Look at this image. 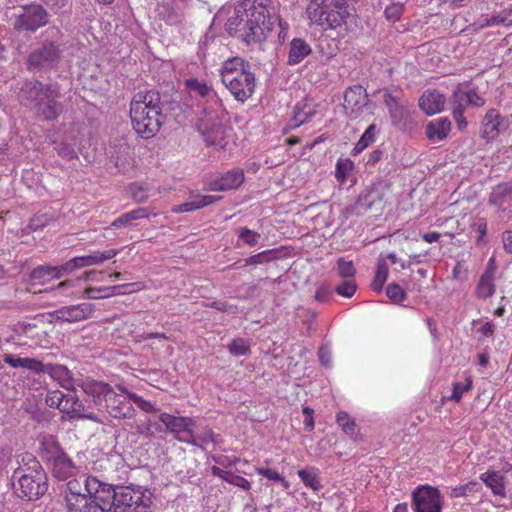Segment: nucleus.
Segmentation results:
<instances>
[{"instance_id":"4468645a","label":"nucleus","mask_w":512,"mask_h":512,"mask_svg":"<svg viewBox=\"0 0 512 512\" xmlns=\"http://www.w3.org/2000/svg\"><path fill=\"white\" fill-rule=\"evenodd\" d=\"M266 9L264 7H243V29L241 36L248 43L264 37Z\"/></svg>"},{"instance_id":"37998d69","label":"nucleus","mask_w":512,"mask_h":512,"mask_svg":"<svg viewBox=\"0 0 512 512\" xmlns=\"http://www.w3.org/2000/svg\"><path fill=\"white\" fill-rule=\"evenodd\" d=\"M226 31L230 34L240 33L242 34L243 29V6L237 7L234 10V15L229 17L226 24Z\"/></svg>"},{"instance_id":"338daca9","label":"nucleus","mask_w":512,"mask_h":512,"mask_svg":"<svg viewBox=\"0 0 512 512\" xmlns=\"http://www.w3.org/2000/svg\"><path fill=\"white\" fill-rule=\"evenodd\" d=\"M452 115H453L454 120L456 121L458 129L460 131L466 129L468 123L464 117V111H461V109L456 108V109H453Z\"/></svg>"},{"instance_id":"09e8293b","label":"nucleus","mask_w":512,"mask_h":512,"mask_svg":"<svg viewBox=\"0 0 512 512\" xmlns=\"http://www.w3.org/2000/svg\"><path fill=\"white\" fill-rule=\"evenodd\" d=\"M472 388V380L466 377L464 382H454L452 393L450 396L445 397L449 401L459 402L463 394Z\"/></svg>"},{"instance_id":"a878e982","label":"nucleus","mask_w":512,"mask_h":512,"mask_svg":"<svg viewBox=\"0 0 512 512\" xmlns=\"http://www.w3.org/2000/svg\"><path fill=\"white\" fill-rule=\"evenodd\" d=\"M49 463L52 474L59 480H66L76 473V466L64 452L49 461Z\"/></svg>"},{"instance_id":"6ab92c4d","label":"nucleus","mask_w":512,"mask_h":512,"mask_svg":"<svg viewBox=\"0 0 512 512\" xmlns=\"http://www.w3.org/2000/svg\"><path fill=\"white\" fill-rule=\"evenodd\" d=\"M107 155L121 171H125L133 161V150L125 139L111 142L107 149Z\"/></svg>"},{"instance_id":"393cba45","label":"nucleus","mask_w":512,"mask_h":512,"mask_svg":"<svg viewBox=\"0 0 512 512\" xmlns=\"http://www.w3.org/2000/svg\"><path fill=\"white\" fill-rule=\"evenodd\" d=\"M451 132V121L447 117L429 121L425 126V135L432 143L445 140Z\"/></svg>"},{"instance_id":"c85d7f7f","label":"nucleus","mask_w":512,"mask_h":512,"mask_svg":"<svg viewBox=\"0 0 512 512\" xmlns=\"http://www.w3.org/2000/svg\"><path fill=\"white\" fill-rule=\"evenodd\" d=\"M158 17L169 25L180 24L183 20L182 11L170 2H160L156 6Z\"/></svg>"},{"instance_id":"e433bc0d","label":"nucleus","mask_w":512,"mask_h":512,"mask_svg":"<svg viewBox=\"0 0 512 512\" xmlns=\"http://www.w3.org/2000/svg\"><path fill=\"white\" fill-rule=\"evenodd\" d=\"M63 453L60 445L53 436H43L40 441L41 457L49 462Z\"/></svg>"},{"instance_id":"ea45409f","label":"nucleus","mask_w":512,"mask_h":512,"mask_svg":"<svg viewBox=\"0 0 512 512\" xmlns=\"http://www.w3.org/2000/svg\"><path fill=\"white\" fill-rule=\"evenodd\" d=\"M495 292L494 277L492 276V270L486 269L481 275L478 282L476 293L481 298H488Z\"/></svg>"},{"instance_id":"423d86ee","label":"nucleus","mask_w":512,"mask_h":512,"mask_svg":"<svg viewBox=\"0 0 512 512\" xmlns=\"http://www.w3.org/2000/svg\"><path fill=\"white\" fill-rule=\"evenodd\" d=\"M221 81L233 97L241 102L249 99L255 91L256 79L250 65L241 57H232L222 63Z\"/></svg>"},{"instance_id":"f8f14e48","label":"nucleus","mask_w":512,"mask_h":512,"mask_svg":"<svg viewBox=\"0 0 512 512\" xmlns=\"http://www.w3.org/2000/svg\"><path fill=\"white\" fill-rule=\"evenodd\" d=\"M384 103L386 104L392 120V124L403 132H410L416 125L415 112L412 106L402 103L390 93L384 95Z\"/></svg>"},{"instance_id":"473e14b6","label":"nucleus","mask_w":512,"mask_h":512,"mask_svg":"<svg viewBox=\"0 0 512 512\" xmlns=\"http://www.w3.org/2000/svg\"><path fill=\"white\" fill-rule=\"evenodd\" d=\"M311 53L310 45L303 39L294 38L290 43L288 63L295 65L304 60Z\"/></svg>"},{"instance_id":"79ce46f5","label":"nucleus","mask_w":512,"mask_h":512,"mask_svg":"<svg viewBox=\"0 0 512 512\" xmlns=\"http://www.w3.org/2000/svg\"><path fill=\"white\" fill-rule=\"evenodd\" d=\"M388 265L386 263V260L380 256L377 261V267H376V273L374 276V279L372 281V288L377 291L381 292L383 289V286L387 280L388 277Z\"/></svg>"},{"instance_id":"b1692460","label":"nucleus","mask_w":512,"mask_h":512,"mask_svg":"<svg viewBox=\"0 0 512 512\" xmlns=\"http://www.w3.org/2000/svg\"><path fill=\"white\" fill-rule=\"evenodd\" d=\"M445 96L437 90L425 91L419 99V107L428 116L440 113L444 109Z\"/></svg>"},{"instance_id":"aec40b11","label":"nucleus","mask_w":512,"mask_h":512,"mask_svg":"<svg viewBox=\"0 0 512 512\" xmlns=\"http://www.w3.org/2000/svg\"><path fill=\"white\" fill-rule=\"evenodd\" d=\"M58 58V48L53 43H46L30 54L28 62L30 67L43 69L52 67Z\"/></svg>"},{"instance_id":"4d7b16f0","label":"nucleus","mask_w":512,"mask_h":512,"mask_svg":"<svg viewBox=\"0 0 512 512\" xmlns=\"http://www.w3.org/2000/svg\"><path fill=\"white\" fill-rule=\"evenodd\" d=\"M275 257H276L275 250H265L258 254L250 256L246 260V264H251V265L263 264V263L273 260Z\"/></svg>"},{"instance_id":"bf43d9fd","label":"nucleus","mask_w":512,"mask_h":512,"mask_svg":"<svg viewBox=\"0 0 512 512\" xmlns=\"http://www.w3.org/2000/svg\"><path fill=\"white\" fill-rule=\"evenodd\" d=\"M338 272L341 277L351 279L355 275V268L352 261L340 258L337 262Z\"/></svg>"},{"instance_id":"a211bd4d","label":"nucleus","mask_w":512,"mask_h":512,"mask_svg":"<svg viewBox=\"0 0 512 512\" xmlns=\"http://www.w3.org/2000/svg\"><path fill=\"white\" fill-rule=\"evenodd\" d=\"M143 288L141 283H127L115 286L90 287L84 292V298L103 299L115 295L130 294L140 291Z\"/></svg>"},{"instance_id":"cd10ccee","label":"nucleus","mask_w":512,"mask_h":512,"mask_svg":"<svg viewBox=\"0 0 512 512\" xmlns=\"http://www.w3.org/2000/svg\"><path fill=\"white\" fill-rule=\"evenodd\" d=\"M41 372L49 374L52 379L65 389L73 387L71 372L63 365L43 364Z\"/></svg>"},{"instance_id":"1a4fd4ad","label":"nucleus","mask_w":512,"mask_h":512,"mask_svg":"<svg viewBox=\"0 0 512 512\" xmlns=\"http://www.w3.org/2000/svg\"><path fill=\"white\" fill-rule=\"evenodd\" d=\"M46 404L70 415L71 418H84L96 421L97 416L86 407L76 396L64 394L59 390L48 391L45 397Z\"/></svg>"},{"instance_id":"9d476101","label":"nucleus","mask_w":512,"mask_h":512,"mask_svg":"<svg viewBox=\"0 0 512 512\" xmlns=\"http://www.w3.org/2000/svg\"><path fill=\"white\" fill-rule=\"evenodd\" d=\"M414 512H442L444 497L438 488L425 484L417 486L411 495Z\"/></svg>"},{"instance_id":"7c9ffc66","label":"nucleus","mask_w":512,"mask_h":512,"mask_svg":"<svg viewBox=\"0 0 512 512\" xmlns=\"http://www.w3.org/2000/svg\"><path fill=\"white\" fill-rule=\"evenodd\" d=\"M3 360L12 368H24L35 373H41L43 363L35 358H21L14 354L6 353Z\"/></svg>"},{"instance_id":"680f3d73","label":"nucleus","mask_w":512,"mask_h":512,"mask_svg":"<svg viewBox=\"0 0 512 512\" xmlns=\"http://www.w3.org/2000/svg\"><path fill=\"white\" fill-rule=\"evenodd\" d=\"M130 192L133 199L137 202H144L149 197L146 187L141 184L130 185Z\"/></svg>"},{"instance_id":"bb28decb","label":"nucleus","mask_w":512,"mask_h":512,"mask_svg":"<svg viewBox=\"0 0 512 512\" xmlns=\"http://www.w3.org/2000/svg\"><path fill=\"white\" fill-rule=\"evenodd\" d=\"M178 441L203 447L204 445L214 444L218 445L221 443V437L218 434H215L212 429L206 428L203 432L196 434L194 429L192 430V435L190 437L178 436Z\"/></svg>"},{"instance_id":"69168bd1","label":"nucleus","mask_w":512,"mask_h":512,"mask_svg":"<svg viewBox=\"0 0 512 512\" xmlns=\"http://www.w3.org/2000/svg\"><path fill=\"white\" fill-rule=\"evenodd\" d=\"M302 412L305 417V419H304L305 430L310 432L314 429V426H315L314 419H313L314 411H313V409H311L309 407H303Z\"/></svg>"},{"instance_id":"f257e3e1","label":"nucleus","mask_w":512,"mask_h":512,"mask_svg":"<svg viewBox=\"0 0 512 512\" xmlns=\"http://www.w3.org/2000/svg\"><path fill=\"white\" fill-rule=\"evenodd\" d=\"M85 489L96 499L104 501L107 512H151L152 493L142 486L114 489L96 477H87Z\"/></svg>"},{"instance_id":"f704fd0d","label":"nucleus","mask_w":512,"mask_h":512,"mask_svg":"<svg viewBox=\"0 0 512 512\" xmlns=\"http://www.w3.org/2000/svg\"><path fill=\"white\" fill-rule=\"evenodd\" d=\"M297 474L301 479L302 483L305 485V487L313 490L314 492H318L322 489L320 473L318 468L310 466L298 470Z\"/></svg>"},{"instance_id":"f3484780","label":"nucleus","mask_w":512,"mask_h":512,"mask_svg":"<svg viewBox=\"0 0 512 512\" xmlns=\"http://www.w3.org/2000/svg\"><path fill=\"white\" fill-rule=\"evenodd\" d=\"M119 253L118 249H109L105 251H94L88 255L77 256L63 264L64 271L67 273L72 272L77 268H83L87 266H94L103 263L104 261L110 260L117 256Z\"/></svg>"},{"instance_id":"5701e85b","label":"nucleus","mask_w":512,"mask_h":512,"mask_svg":"<svg viewBox=\"0 0 512 512\" xmlns=\"http://www.w3.org/2000/svg\"><path fill=\"white\" fill-rule=\"evenodd\" d=\"M244 181V173L240 169H232L208 183V190L227 191L238 188Z\"/></svg>"},{"instance_id":"3c124183","label":"nucleus","mask_w":512,"mask_h":512,"mask_svg":"<svg viewBox=\"0 0 512 512\" xmlns=\"http://www.w3.org/2000/svg\"><path fill=\"white\" fill-rule=\"evenodd\" d=\"M338 425L347 435H354L356 430V423L346 412H339L336 416Z\"/></svg>"},{"instance_id":"72a5a7b5","label":"nucleus","mask_w":512,"mask_h":512,"mask_svg":"<svg viewBox=\"0 0 512 512\" xmlns=\"http://www.w3.org/2000/svg\"><path fill=\"white\" fill-rule=\"evenodd\" d=\"M67 271H64L63 265L60 266H40L31 273V279L35 282L44 283L54 278H60Z\"/></svg>"},{"instance_id":"ddd939ff","label":"nucleus","mask_w":512,"mask_h":512,"mask_svg":"<svg viewBox=\"0 0 512 512\" xmlns=\"http://www.w3.org/2000/svg\"><path fill=\"white\" fill-rule=\"evenodd\" d=\"M512 124L511 115H502L499 110L491 108L485 113L480 124V137L486 143H491Z\"/></svg>"},{"instance_id":"4c0bfd02","label":"nucleus","mask_w":512,"mask_h":512,"mask_svg":"<svg viewBox=\"0 0 512 512\" xmlns=\"http://www.w3.org/2000/svg\"><path fill=\"white\" fill-rule=\"evenodd\" d=\"M512 195V183H500L490 193L489 203L502 208Z\"/></svg>"},{"instance_id":"e2e57ef3","label":"nucleus","mask_w":512,"mask_h":512,"mask_svg":"<svg viewBox=\"0 0 512 512\" xmlns=\"http://www.w3.org/2000/svg\"><path fill=\"white\" fill-rule=\"evenodd\" d=\"M403 13V5L400 3H394L386 7L385 16L387 19L396 21L400 18Z\"/></svg>"},{"instance_id":"9b49d317","label":"nucleus","mask_w":512,"mask_h":512,"mask_svg":"<svg viewBox=\"0 0 512 512\" xmlns=\"http://www.w3.org/2000/svg\"><path fill=\"white\" fill-rule=\"evenodd\" d=\"M197 129L208 145L214 146L217 149H224L226 147L227 130L221 124L218 114L205 110V116L199 120Z\"/></svg>"},{"instance_id":"864d4df0","label":"nucleus","mask_w":512,"mask_h":512,"mask_svg":"<svg viewBox=\"0 0 512 512\" xmlns=\"http://www.w3.org/2000/svg\"><path fill=\"white\" fill-rule=\"evenodd\" d=\"M127 396L129 397V400L136 404L142 411L146 413H154L157 411L155 404L151 401L145 400L141 396L132 392H127Z\"/></svg>"},{"instance_id":"4be33fe9","label":"nucleus","mask_w":512,"mask_h":512,"mask_svg":"<svg viewBox=\"0 0 512 512\" xmlns=\"http://www.w3.org/2000/svg\"><path fill=\"white\" fill-rule=\"evenodd\" d=\"M94 311L90 303L65 306L55 311L56 318L63 322H79L89 318Z\"/></svg>"},{"instance_id":"49530a36","label":"nucleus","mask_w":512,"mask_h":512,"mask_svg":"<svg viewBox=\"0 0 512 512\" xmlns=\"http://www.w3.org/2000/svg\"><path fill=\"white\" fill-rule=\"evenodd\" d=\"M186 89L193 96L206 97L211 93V88L203 81L191 78L185 82Z\"/></svg>"},{"instance_id":"774afa93","label":"nucleus","mask_w":512,"mask_h":512,"mask_svg":"<svg viewBox=\"0 0 512 512\" xmlns=\"http://www.w3.org/2000/svg\"><path fill=\"white\" fill-rule=\"evenodd\" d=\"M502 242L505 252L512 254V231L507 230L502 234Z\"/></svg>"},{"instance_id":"412c9836","label":"nucleus","mask_w":512,"mask_h":512,"mask_svg":"<svg viewBox=\"0 0 512 512\" xmlns=\"http://www.w3.org/2000/svg\"><path fill=\"white\" fill-rule=\"evenodd\" d=\"M367 104L366 91L360 85L346 90L344 94V109L350 117H357Z\"/></svg>"},{"instance_id":"0e129e2a","label":"nucleus","mask_w":512,"mask_h":512,"mask_svg":"<svg viewBox=\"0 0 512 512\" xmlns=\"http://www.w3.org/2000/svg\"><path fill=\"white\" fill-rule=\"evenodd\" d=\"M468 93V104L472 107H482L485 104V99L478 95V93L471 89L467 91Z\"/></svg>"},{"instance_id":"603ef678","label":"nucleus","mask_w":512,"mask_h":512,"mask_svg":"<svg viewBox=\"0 0 512 512\" xmlns=\"http://www.w3.org/2000/svg\"><path fill=\"white\" fill-rule=\"evenodd\" d=\"M375 140V125H370L361 138L358 140L354 147V151L356 153H359L363 151L365 148H367L372 142Z\"/></svg>"},{"instance_id":"6e6552de","label":"nucleus","mask_w":512,"mask_h":512,"mask_svg":"<svg viewBox=\"0 0 512 512\" xmlns=\"http://www.w3.org/2000/svg\"><path fill=\"white\" fill-rule=\"evenodd\" d=\"M87 477L83 475L67 483L65 494L67 512H107L104 501L96 499L85 489Z\"/></svg>"},{"instance_id":"2eb2a0df","label":"nucleus","mask_w":512,"mask_h":512,"mask_svg":"<svg viewBox=\"0 0 512 512\" xmlns=\"http://www.w3.org/2000/svg\"><path fill=\"white\" fill-rule=\"evenodd\" d=\"M48 22V15L46 10L40 5H30L22 9L21 13L17 15L14 28L19 31L34 32L38 28L46 25Z\"/></svg>"},{"instance_id":"a18cd8bd","label":"nucleus","mask_w":512,"mask_h":512,"mask_svg":"<svg viewBox=\"0 0 512 512\" xmlns=\"http://www.w3.org/2000/svg\"><path fill=\"white\" fill-rule=\"evenodd\" d=\"M227 349L233 356H247L251 352V344L244 338H236L228 344Z\"/></svg>"},{"instance_id":"20e7f679","label":"nucleus","mask_w":512,"mask_h":512,"mask_svg":"<svg viewBox=\"0 0 512 512\" xmlns=\"http://www.w3.org/2000/svg\"><path fill=\"white\" fill-rule=\"evenodd\" d=\"M130 118L135 132L144 139L154 137L162 125L160 97L155 91H140L130 103Z\"/></svg>"},{"instance_id":"2f4dec72","label":"nucleus","mask_w":512,"mask_h":512,"mask_svg":"<svg viewBox=\"0 0 512 512\" xmlns=\"http://www.w3.org/2000/svg\"><path fill=\"white\" fill-rule=\"evenodd\" d=\"M218 199L219 197L216 196L198 194L193 196L189 201L172 207L171 211L174 213L191 212L208 206L217 201Z\"/></svg>"},{"instance_id":"c9c22d12","label":"nucleus","mask_w":512,"mask_h":512,"mask_svg":"<svg viewBox=\"0 0 512 512\" xmlns=\"http://www.w3.org/2000/svg\"><path fill=\"white\" fill-rule=\"evenodd\" d=\"M78 143V131L73 128L69 138L62 142H55V149L57 153L66 159H74L77 157L75 147Z\"/></svg>"},{"instance_id":"5fc2aeb1","label":"nucleus","mask_w":512,"mask_h":512,"mask_svg":"<svg viewBox=\"0 0 512 512\" xmlns=\"http://www.w3.org/2000/svg\"><path fill=\"white\" fill-rule=\"evenodd\" d=\"M452 104L453 109L459 108L465 112L466 107L469 106L467 91L457 88L452 95Z\"/></svg>"},{"instance_id":"de8ad7c7","label":"nucleus","mask_w":512,"mask_h":512,"mask_svg":"<svg viewBox=\"0 0 512 512\" xmlns=\"http://www.w3.org/2000/svg\"><path fill=\"white\" fill-rule=\"evenodd\" d=\"M257 474L273 482H279L284 489L290 487L289 482L275 469L268 466H259L256 468Z\"/></svg>"},{"instance_id":"58836bf2","label":"nucleus","mask_w":512,"mask_h":512,"mask_svg":"<svg viewBox=\"0 0 512 512\" xmlns=\"http://www.w3.org/2000/svg\"><path fill=\"white\" fill-rule=\"evenodd\" d=\"M212 474L214 476L222 478L227 483L237 486L243 490H249L251 488V483L246 478L239 475H235L231 472L224 471L219 467L213 466Z\"/></svg>"},{"instance_id":"a19ab883","label":"nucleus","mask_w":512,"mask_h":512,"mask_svg":"<svg viewBox=\"0 0 512 512\" xmlns=\"http://www.w3.org/2000/svg\"><path fill=\"white\" fill-rule=\"evenodd\" d=\"M148 217L147 210L145 208H138L127 212L120 217L116 218L112 223L111 227L120 228L123 226L130 225L133 221Z\"/></svg>"},{"instance_id":"f03ea898","label":"nucleus","mask_w":512,"mask_h":512,"mask_svg":"<svg viewBox=\"0 0 512 512\" xmlns=\"http://www.w3.org/2000/svg\"><path fill=\"white\" fill-rule=\"evenodd\" d=\"M15 462L11 476L14 492L22 499H39L48 490L47 475L42 465L31 453L17 455Z\"/></svg>"},{"instance_id":"7ed1b4c3","label":"nucleus","mask_w":512,"mask_h":512,"mask_svg":"<svg viewBox=\"0 0 512 512\" xmlns=\"http://www.w3.org/2000/svg\"><path fill=\"white\" fill-rule=\"evenodd\" d=\"M355 12L350 0H309L305 14L309 26L321 31H342Z\"/></svg>"},{"instance_id":"39448f33","label":"nucleus","mask_w":512,"mask_h":512,"mask_svg":"<svg viewBox=\"0 0 512 512\" xmlns=\"http://www.w3.org/2000/svg\"><path fill=\"white\" fill-rule=\"evenodd\" d=\"M120 394L107 383L101 381H87L83 385L84 392L92 398L94 406L101 410L105 406L107 412L114 418L125 419L133 417L135 410L132 401L127 396L128 390L117 386Z\"/></svg>"},{"instance_id":"c756f323","label":"nucleus","mask_w":512,"mask_h":512,"mask_svg":"<svg viewBox=\"0 0 512 512\" xmlns=\"http://www.w3.org/2000/svg\"><path fill=\"white\" fill-rule=\"evenodd\" d=\"M480 480L499 497H505L506 489L504 475L499 471H486L480 475Z\"/></svg>"},{"instance_id":"8fccbe9b","label":"nucleus","mask_w":512,"mask_h":512,"mask_svg":"<svg viewBox=\"0 0 512 512\" xmlns=\"http://www.w3.org/2000/svg\"><path fill=\"white\" fill-rule=\"evenodd\" d=\"M503 24L505 26H512V18L506 17L504 10H502L498 15L491 16L489 18H485L479 22L480 28L492 27Z\"/></svg>"},{"instance_id":"13d9d810","label":"nucleus","mask_w":512,"mask_h":512,"mask_svg":"<svg viewBox=\"0 0 512 512\" xmlns=\"http://www.w3.org/2000/svg\"><path fill=\"white\" fill-rule=\"evenodd\" d=\"M238 237L243 241V243L249 246H254L258 243L260 234L247 227H243L239 229Z\"/></svg>"},{"instance_id":"6e6d98bb","label":"nucleus","mask_w":512,"mask_h":512,"mask_svg":"<svg viewBox=\"0 0 512 512\" xmlns=\"http://www.w3.org/2000/svg\"><path fill=\"white\" fill-rule=\"evenodd\" d=\"M357 289V285L354 280L346 279L343 280L335 289L336 293L340 296L350 298L352 297Z\"/></svg>"},{"instance_id":"dca6fc26","label":"nucleus","mask_w":512,"mask_h":512,"mask_svg":"<svg viewBox=\"0 0 512 512\" xmlns=\"http://www.w3.org/2000/svg\"><path fill=\"white\" fill-rule=\"evenodd\" d=\"M159 421L163 423L166 430L173 434L178 440V436L190 437L192 430L196 426V422L191 417L175 416L169 413H161L159 415Z\"/></svg>"},{"instance_id":"c03bdc74","label":"nucleus","mask_w":512,"mask_h":512,"mask_svg":"<svg viewBox=\"0 0 512 512\" xmlns=\"http://www.w3.org/2000/svg\"><path fill=\"white\" fill-rule=\"evenodd\" d=\"M313 115H314V110L310 106L304 105L303 107H301L298 104L295 107L294 116L291 120L290 126L293 128L298 127V126L310 121V119L313 117Z\"/></svg>"},{"instance_id":"052dcab7","label":"nucleus","mask_w":512,"mask_h":512,"mask_svg":"<svg viewBox=\"0 0 512 512\" xmlns=\"http://www.w3.org/2000/svg\"><path fill=\"white\" fill-rule=\"evenodd\" d=\"M386 295L395 302H400L405 298V291L395 283L389 284L386 288Z\"/></svg>"},{"instance_id":"0eeeda50","label":"nucleus","mask_w":512,"mask_h":512,"mask_svg":"<svg viewBox=\"0 0 512 512\" xmlns=\"http://www.w3.org/2000/svg\"><path fill=\"white\" fill-rule=\"evenodd\" d=\"M60 97L57 85L42 84L37 80L26 82L21 88V98L34 104L36 114L44 120H54L62 112V105L56 102Z\"/></svg>"}]
</instances>
